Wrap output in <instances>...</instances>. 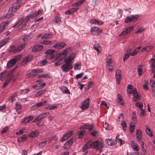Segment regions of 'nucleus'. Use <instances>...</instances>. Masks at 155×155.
Here are the masks:
<instances>
[{"mask_svg": "<svg viewBox=\"0 0 155 155\" xmlns=\"http://www.w3.org/2000/svg\"><path fill=\"white\" fill-rule=\"evenodd\" d=\"M38 15V14L37 13L36 11L34 12L31 13L28 15L24 19L23 18H22L19 19L17 23L13 25V27L15 28H17L23 25V26H25L26 24L30 18H34Z\"/></svg>", "mask_w": 155, "mask_h": 155, "instance_id": "f257e3e1", "label": "nucleus"}, {"mask_svg": "<svg viewBox=\"0 0 155 155\" xmlns=\"http://www.w3.org/2000/svg\"><path fill=\"white\" fill-rule=\"evenodd\" d=\"M93 148H96V150H99V152L101 153L104 147V142L102 140H99L93 143Z\"/></svg>", "mask_w": 155, "mask_h": 155, "instance_id": "f03ea898", "label": "nucleus"}, {"mask_svg": "<svg viewBox=\"0 0 155 155\" xmlns=\"http://www.w3.org/2000/svg\"><path fill=\"white\" fill-rule=\"evenodd\" d=\"M25 45L26 43H25L22 44L17 47L15 46H13L10 47L8 51L13 53H18L24 48L25 47Z\"/></svg>", "mask_w": 155, "mask_h": 155, "instance_id": "7ed1b4c3", "label": "nucleus"}, {"mask_svg": "<svg viewBox=\"0 0 155 155\" xmlns=\"http://www.w3.org/2000/svg\"><path fill=\"white\" fill-rule=\"evenodd\" d=\"M71 62L66 61L65 63L62 66H61V68L63 71L67 72L70 70L71 69L73 68V66L71 65Z\"/></svg>", "mask_w": 155, "mask_h": 155, "instance_id": "20e7f679", "label": "nucleus"}, {"mask_svg": "<svg viewBox=\"0 0 155 155\" xmlns=\"http://www.w3.org/2000/svg\"><path fill=\"white\" fill-rule=\"evenodd\" d=\"M139 17L138 15H131L130 16H127L125 19L124 22L128 23L131 21L134 22L137 20Z\"/></svg>", "mask_w": 155, "mask_h": 155, "instance_id": "39448f33", "label": "nucleus"}, {"mask_svg": "<svg viewBox=\"0 0 155 155\" xmlns=\"http://www.w3.org/2000/svg\"><path fill=\"white\" fill-rule=\"evenodd\" d=\"M90 100L87 99L82 103L81 106V108L82 110L87 109L88 108L90 104Z\"/></svg>", "mask_w": 155, "mask_h": 155, "instance_id": "423d86ee", "label": "nucleus"}, {"mask_svg": "<svg viewBox=\"0 0 155 155\" xmlns=\"http://www.w3.org/2000/svg\"><path fill=\"white\" fill-rule=\"evenodd\" d=\"M21 5V4L16 2L12 6V8L10 9L9 11L11 12L13 11V12H15L20 8Z\"/></svg>", "mask_w": 155, "mask_h": 155, "instance_id": "0eeeda50", "label": "nucleus"}, {"mask_svg": "<svg viewBox=\"0 0 155 155\" xmlns=\"http://www.w3.org/2000/svg\"><path fill=\"white\" fill-rule=\"evenodd\" d=\"M131 94H132L134 96L133 98V101H136L139 100L140 97L138 94L137 93L136 88H134V90L132 92Z\"/></svg>", "mask_w": 155, "mask_h": 155, "instance_id": "6e6552de", "label": "nucleus"}, {"mask_svg": "<svg viewBox=\"0 0 155 155\" xmlns=\"http://www.w3.org/2000/svg\"><path fill=\"white\" fill-rule=\"evenodd\" d=\"M91 147L93 148V143L89 141L87 142L86 144L83 146L82 149V151L83 152H85L86 150L90 148Z\"/></svg>", "mask_w": 155, "mask_h": 155, "instance_id": "1a4fd4ad", "label": "nucleus"}, {"mask_svg": "<svg viewBox=\"0 0 155 155\" xmlns=\"http://www.w3.org/2000/svg\"><path fill=\"white\" fill-rule=\"evenodd\" d=\"M33 58V56L32 55H29L25 57L23 60L21 62V64L23 65L27 62L31 61Z\"/></svg>", "mask_w": 155, "mask_h": 155, "instance_id": "9d476101", "label": "nucleus"}, {"mask_svg": "<svg viewBox=\"0 0 155 155\" xmlns=\"http://www.w3.org/2000/svg\"><path fill=\"white\" fill-rule=\"evenodd\" d=\"M73 140V138H71L70 140L66 142L63 146L64 148L65 149H67L69 148L71 146Z\"/></svg>", "mask_w": 155, "mask_h": 155, "instance_id": "9b49d317", "label": "nucleus"}, {"mask_svg": "<svg viewBox=\"0 0 155 155\" xmlns=\"http://www.w3.org/2000/svg\"><path fill=\"white\" fill-rule=\"evenodd\" d=\"M42 72L43 70L42 69H35L33 70L30 73V75L31 76H34L38 75L39 73Z\"/></svg>", "mask_w": 155, "mask_h": 155, "instance_id": "f8f14e48", "label": "nucleus"}, {"mask_svg": "<svg viewBox=\"0 0 155 155\" xmlns=\"http://www.w3.org/2000/svg\"><path fill=\"white\" fill-rule=\"evenodd\" d=\"M78 9V7L72 8L69 9L67 11H66L65 13L67 15H70L77 12Z\"/></svg>", "mask_w": 155, "mask_h": 155, "instance_id": "ddd939ff", "label": "nucleus"}, {"mask_svg": "<svg viewBox=\"0 0 155 155\" xmlns=\"http://www.w3.org/2000/svg\"><path fill=\"white\" fill-rule=\"evenodd\" d=\"M66 45L65 43L63 42H59L55 44L53 47L56 49H61Z\"/></svg>", "mask_w": 155, "mask_h": 155, "instance_id": "4468645a", "label": "nucleus"}, {"mask_svg": "<svg viewBox=\"0 0 155 155\" xmlns=\"http://www.w3.org/2000/svg\"><path fill=\"white\" fill-rule=\"evenodd\" d=\"M136 137L138 140V142H140L141 141L142 133L140 130H139L138 129L137 130Z\"/></svg>", "mask_w": 155, "mask_h": 155, "instance_id": "2eb2a0df", "label": "nucleus"}, {"mask_svg": "<svg viewBox=\"0 0 155 155\" xmlns=\"http://www.w3.org/2000/svg\"><path fill=\"white\" fill-rule=\"evenodd\" d=\"M39 135V133L38 131L35 130L31 132L29 135V136L30 137L32 138L36 137L38 136Z\"/></svg>", "mask_w": 155, "mask_h": 155, "instance_id": "dca6fc26", "label": "nucleus"}, {"mask_svg": "<svg viewBox=\"0 0 155 155\" xmlns=\"http://www.w3.org/2000/svg\"><path fill=\"white\" fill-rule=\"evenodd\" d=\"M94 126L91 124H85L82 126L83 128L89 130H91L93 128Z\"/></svg>", "mask_w": 155, "mask_h": 155, "instance_id": "f3484780", "label": "nucleus"}, {"mask_svg": "<svg viewBox=\"0 0 155 155\" xmlns=\"http://www.w3.org/2000/svg\"><path fill=\"white\" fill-rule=\"evenodd\" d=\"M34 116L32 115H31L27 117H25L23 118V123H26L31 120L33 118Z\"/></svg>", "mask_w": 155, "mask_h": 155, "instance_id": "a211bd4d", "label": "nucleus"}, {"mask_svg": "<svg viewBox=\"0 0 155 155\" xmlns=\"http://www.w3.org/2000/svg\"><path fill=\"white\" fill-rule=\"evenodd\" d=\"M90 23L91 24H97L98 25H101L103 24V22L101 21H99L95 19H92L90 21Z\"/></svg>", "mask_w": 155, "mask_h": 155, "instance_id": "6ab92c4d", "label": "nucleus"}, {"mask_svg": "<svg viewBox=\"0 0 155 155\" xmlns=\"http://www.w3.org/2000/svg\"><path fill=\"white\" fill-rule=\"evenodd\" d=\"M10 38L8 37L5 38L4 40L0 42V48L6 44L10 40Z\"/></svg>", "mask_w": 155, "mask_h": 155, "instance_id": "aec40b11", "label": "nucleus"}, {"mask_svg": "<svg viewBox=\"0 0 155 155\" xmlns=\"http://www.w3.org/2000/svg\"><path fill=\"white\" fill-rule=\"evenodd\" d=\"M153 48V47L150 45L146 47H145L141 49V51L143 52L147 51L149 52L151 51Z\"/></svg>", "mask_w": 155, "mask_h": 155, "instance_id": "412c9836", "label": "nucleus"}, {"mask_svg": "<svg viewBox=\"0 0 155 155\" xmlns=\"http://www.w3.org/2000/svg\"><path fill=\"white\" fill-rule=\"evenodd\" d=\"M15 63V61L12 59L7 62V67L8 68H10L13 66Z\"/></svg>", "mask_w": 155, "mask_h": 155, "instance_id": "4be33fe9", "label": "nucleus"}, {"mask_svg": "<svg viewBox=\"0 0 155 155\" xmlns=\"http://www.w3.org/2000/svg\"><path fill=\"white\" fill-rule=\"evenodd\" d=\"M45 89H43L38 91L35 94V96L38 97L43 95L46 92Z\"/></svg>", "mask_w": 155, "mask_h": 155, "instance_id": "5701e85b", "label": "nucleus"}, {"mask_svg": "<svg viewBox=\"0 0 155 155\" xmlns=\"http://www.w3.org/2000/svg\"><path fill=\"white\" fill-rule=\"evenodd\" d=\"M49 114L48 113H45L43 114H42L39 115H38L37 117V118L39 120L43 119L44 118H45L46 116L48 115Z\"/></svg>", "mask_w": 155, "mask_h": 155, "instance_id": "b1692460", "label": "nucleus"}, {"mask_svg": "<svg viewBox=\"0 0 155 155\" xmlns=\"http://www.w3.org/2000/svg\"><path fill=\"white\" fill-rule=\"evenodd\" d=\"M145 127L146 129V131L147 134L150 137L153 136V134L152 133V131L150 130V128H149V127L147 125H146Z\"/></svg>", "mask_w": 155, "mask_h": 155, "instance_id": "393cba45", "label": "nucleus"}, {"mask_svg": "<svg viewBox=\"0 0 155 155\" xmlns=\"http://www.w3.org/2000/svg\"><path fill=\"white\" fill-rule=\"evenodd\" d=\"M85 1V0H81L77 2L74 3L72 5V6L73 7H79L81 5L82 3Z\"/></svg>", "mask_w": 155, "mask_h": 155, "instance_id": "a878e982", "label": "nucleus"}, {"mask_svg": "<svg viewBox=\"0 0 155 155\" xmlns=\"http://www.w3.org/2000/svg\"><path fill=\"white\" fill-rule=\"evenodd\" d=\"M106 143L110 146H114L115 144V142L112 140L111 139H107L106 140Z\"/></svg>", "mask_w": 155, "mask_h": 155, "instance_id": "bb28decb", "label": "nucleus"}, {"mask_svg": "<svg viewBox=\"0 0 155 155\" xmlns=\"http://www.w3.org/2000/svg\"><path fill=\"white\" fill-rule=\"evenodd\" d=\"M141 48V46H139L136 48L131 54V55L134 56L138 52H139V51L140 49Z\"/></svg>", "mask_w": 155, "mask_h": 155, "instance_id": "cd10ccee", "label": "nucleus"}, {"mask_svg": "<svg viewBox=\"0 0 155 155\" xmlns=\"http://www.w3.org/2000/svg\"><path fill=\"white\" fill-rule=\"evenodd\" d=\"M131 50L130 49L128 50L127 51V53L125 54L124 57L123 58V61H124L126 59H127L129 57V55L131 54Z\"/></svg>", "mask_w": 155, "mask_h": 155, "instance_id": "c85d7f7f", "label": "nucleus"}, {"mask_svg": "<svg viewBox=\"0 0 155 155\" xmlns=\"http://www.w3.org/2000/svg\"><path fill=\"white\" fill-rule=\"evenodd\" d=\"M61 92L63 93H66L67 94H70V93L68 88L66 87H63L61 88Z\"/></svg>", "mask_w": 155, "mask_h": 155, "instance_id": "c756f323", "label": "nucleus"}, {"mask_svg": "<svg viewBox=\"0 0 155 155\" xmlns=\"http://www.w3.org/2000/svg\"><path fill=\"white\" fill-rule=\"evenodd\" d=\"M142 68V66L140 65H139L138 66L137 70L138 71V74L139 75H141L143 72Z\"/></svg>", "mask_w": 155, "mask_h": 155, "instance_id": "7c9ffc66", "label": "nucleus"}, {"mask_svg": "<svg viewBox=\"0 0 155 155\" xmlns=\"http://www.w3.org/2000/svg\"><path fill=\"white\" fill-rule=\"evenodd\" d=\"M75 54L74 53H72L68 57L66 61H70L72 60L75 57Z\"/></svg>", "mask_w": 155, "mask_h": 155, "instance_id": "2f4dec72", "label": "nucleus"}, {"mask_svg": "<svg viewBox=\"0 0 155 155\" xmlns=\"http://www.w3.org/2000/svg\"><path fill=\"white\" fill-rule=\"evenodd\" d=\"M127 87V92L128 93L131 94L132 92L134 90V88L133 89L132 86L130 84L128 85Z\"/></svg>", "mask_w": 155, "mask_h": 155, "instance_id": "473e14b6", "label": "nucleus"}, {"mask_svg": "<svg viewBox=\"0 0 155 155\" xmlns=\"http://www.w3.org/2000/svg\"><path fill=\"white\" fill-rule=\"evenodd\" d=\"M21 105L19 103H16L15 109L18 114L21 113L20 111H18V110L21 108Z\"/></svg>", "mask_w": 155, "mask_h": 155, "instance_id": "72a5a7b5", "label": "nucleus"}, {"mask_svg": "<svg viewBox=\"0 0 155 155\" xmlns=\"http://www.w3.org/2000/svg\"><path fill=\"white\" fill-rule=\"evenodd\" d=\"M47 63V61L46 59H44L42 60V61H39L38 63V65L39 66H42Z\"/></svg>", "mask_w": 155, "mask_h": 155, "instance_id": "f704fd0d", "label": "nucleus"}, {"mask_svg": "<svg viewBox=\"0 0 155 155\" xmlns=\"http://www.w3.org/2000/svg\"><path fill=\"white\" fill-rule=\"evenodd\" d=\"M135 128V125L134 123L131 122L130 124V131L131 133H132L134 131Z\"/></svg>", "mask_w": 155, "mask_h": 155, "instance_id": "c9c22d12", "label": "nucleus"}, {"mask_svg": "<svg viewBox=\"0 0 155 155\" xmlns=\"http://www.w3.org/2000/svg\"><path fill=\"white\" fill-rule=\"evenodd\" d=\"M118 98V102L121 105H124V103L123 102L122 97L121 96L118 95L117 96Z\"/></svg>", "mask_w": 155, "mask_h": 155, "instance_id": "e433bc0d", "label": "nucleus"}, {"mask_svg": "<svg viewBox=\"0 0 155 155\" xmlns=\"http://www.w3.org/2000/svg\"><path fill=\"white\" fill-rule=\"evenodd\" d=\"M81 63L80 62H77L74 65V69L75 70H78L81 68Z\"/></svg>", "mask_w": 155, "mask_h": 155, "instance_id": "4c0bfd02", "label": "nucleus"}, {"mask_svg": "<svg viewBox=\"0 0 155 155\" xmlns=\"http://www.w3.org/2000/svg\"><path fill=\"white\" fill-rule=\"evenodd\" d=\"M46 102H47L46 101H41V102H40L39 103H38L36 104H35L36 106V107L37 108L38 107H40L41 106H42Z\"/></svg>", "mask_w": 155, "mask_h": 155, "instance_id": "58836bf2", "label": "nucleus"}, {"mask_svg": "<svg viewBox=\"0 0 155 155\" xmlns=\"http://www.w3.org/2000/svg\"><path fill=\"white\" fill-rule=\"evenodd\" d=\"M17 96L16 94L12 95L8 98L9 101H10L11 102H12L15 100V97Z\"/></svg>", "mask_w": 155, "mask_h": 155, "instance_id": "ea45409f", "label": "nucleus"}, {"mask_svg": "<svg viewBox=\"0 0 155 155\" xmlns=\"http://www.w3.org/2000/svg\"><path fill=\"white\" fill-rule=\"evenodd\" d=\"M139 143H140L141 145V147L142 150V153L145 154L146 152V151L145 150V148L144 147V143L143 141H141Z\"/></svg>", "mask_w": 155, "mask_h": 155, "instance_id": "a19ab883", "label": "nucleus"}, {"mask_svg": "<svg viewBox=\"0 0 155 155\" xmlns=\"http://www.w3.org/2000/svg\"><path fill=\"white\" fill-rule=\"evenodd\" d=\"M148 82L147 81H145L143 85V89L146 90H147L149 89V87L148 86Z\"/></svg>", "mask_w": 155, "mask_h": 155, "instance_id": "79ce46f5", "label": "nucleus"}, {"mask_svg": "<svg viewBox=\"0 0 155 155\" xmlns=\"http://www.w3.org/2000/svg\"><path fill=\"white\" fill-rule=\"evenodd\" d=\"M11 79V78H10L8 79H7L4 82L2 88H4L10 82Z\"/></svg>", "mask_w": 155, "mask_h": 155, "instance_id": "37998d69", "label": "nucleus"}, {"mask_svg": "<svg viewBox=\"0 0 155 155\" xmlns=\"http://www.w3.org/2000/svg\"><path fill=\"white\" fill-rule=\"evenodd\" d=\"M67 50L68 49H65L61 54H60L61 56V57L63 55V58H65L66 56V55L68 53Z\"/></svg>", "mask_w": 155, "mask_h": 155, "instance_id": "c03bdc74", "label": "nucleus"}, {"mask_svg": "<svg viewBox=\"0 0 155 155\" xmlns=\"http://www.w3.org/2000/svg\"><path fill=\"white\" fill-rule=\"evenodd\" d=\"M54 51L55 50H48L46 51L45 52V53L46 54H51V57L52 58V57L53 56H52V55L51 54L54 53Z\"/></svg>", "mask_w": 155, "mask_h": 155, "instance_id": "a18cd8bd", "label": "nucleus"}, {"mask_svg": "<svg viewBox=\"0 0 155 155\" xmlns=\"http://www.w3.org/2000/svg\"><path fill=\"white\" fill-rule=\"evenodd\" d=\"M21 54H19L17 56H15L12 59L14 61H15V63L16 62L19 60L21 57Z\"/></svg>", "mask_w": 155, "mask_h": 155, "instance_id": "49530a36", "label": "nucleus"}, {"mask_svg": "<svg viewBox=\"0 0 155 155\" xmlns=\"http://www.w3.org/2000/svg\"><path fill=\"white\" fill-rule=\"evenodd\" d=\"M45 83L38 84V90L43 88L45 86Z\"/></svg>", "mask_w": 155, "mask_h": 155, "instance_id": "de8ad7c7", "label": "nucleus"}, {"mask_svg": "<svg viewBox=\"0 0 155 155\" xmlns=\"http://www.w3.org/2000/svg\"><path fill=\"white\" fill-rule=\"evenodd\" d=\"M150 85L151 87L155 88V81L151 79L150 81Z\"/></svg>", "mask_w": 155, "mask_h": 155, "instance_id": "09e8293b", "label": "nucleus"}, {"mask_svg": "<svg viewBox=\"0 0 155 155\" xmlns=\"http://www.w3.org/2000/svg\"><path fill=\"white\" fill-rule=\"evenodd\" d=\"M51 37V35L49 34H47L44 35L43 36L41 37L42 39H48Z\"/></svg>", "mask_w": 155, "mask_h": 155, "instance_id": "8fccbe9b", "label": "nucleus"}, {"mask_svg": "<svg viewBox=\"0 0 155 155\" xmlns=\"http://www.w3.org/2000/svg\"><path fill=\"white\" fill-rule=\"evenodd\" d=\"M97 28L96 27H92L91 28V31L94 35H96Z\"/></svg>", "mask_w": 155, "mask_h": 155, "instance_id": "3c124183", "label": "nucleus"}, {"mask_svg": "<svg viewBox=\"0 0 155 155\" xmlns=\"http://www.w3.org/2000/svg\"><path fill=\"white\" fill-rule=\"evenodd\" d=\"M61 19V18L60 17L56 16L55 17V21L57 23L59 24L60 23Z\"/></svg>", "mask_w": 155, "mask_h": 155, "instance_id": "603ef678", "label": "nucleus"}, {"mask_svg": "<svg viewBox=\"0 0 155 155\" xmlns=\"http://www.w3.org/2000/svg\"><path fill=\"white\" fill-rule=\"evenodd\" d=\"M155 63H152V64L150 65V68L151 69L152 72H155Z\"/></svg>", "mask_w": 155, "mask_h": 155, "instance_id": "864d4df0", "label": "nucleus"}, {"mask_svg": "<svg viewBox=\"0 0 155 155\" xmlns=\"http://www.w3.org/2000/svg\"><path fill=\"white\" fill-rule=\"evenodd\" d=\"M94 49L97 51L99 52V48L100 47V45L98 44H95L93 45Z\"/></svg>", "mask_w": 155, "mask_h": 155, "instance_id": "5fc2aeb1", "label": "nucleus"}, {"mask_svg": "<svg viewBox=\"0 0 155 155\" xmlns=\"http://www.w3.org/2000/svg\"><path fill=\"white\" fill-rule=\"evenodd\" d=\"M5 27L4 24H1L0 25V33L2 32Z\"/></svg>", "mask_w": 155, "mask_h": 155, "instance_id": "6e6d98bb", "label": "nucleus"}, {"mask_svg": "<svg viewBox=\"0 0 155 155\" xmlns=\"http://www.w3.org/2000/svg\"><path fill=\"white\" fill-rule=\"evenodd\" d=\"M118 12L117 13V15H118V17L119 18H121L122 17V9H117Z\"/></svg>", "mask_w": 155, "mask_h": 155, "instance_id": "4d7b16f0", "label": "nucleus"}, {"mask_svg": "<svg viewBox=\"0 0 155 155\" xmlns=\"http://www.w3.org/2000/svg\"><path fill=\"white\" fill-rule=\"evenodd\" d=\"M115 78H116V80L117 82V83H119L121 79V76L120 75H115Z\"/></svg>", "mask_w": 155, "mask_h": 155, "instance_id": "13d9d810", "label": "nucleus"}, {"mask_svg": "<svg viewBox=\"0 0 155 155\" xmlns=\"http://www.w3.org/2000/svg\"><path fill=\"white\" fill-rule=\"evenodd\" d=\"M84 73L82 72L79 74H77L75 78V79H78V78H81L84 75Z\"/></svg>", "mask_w": 155, "mask_h": 155, "instance_id": "bf43d9fd", "label": "nucleus"}, {"mask_svg": "<svg viewBox=\"0 0 155 155\" xmlns=\"http://www.w3.org/2000/svg\"><path fill=\"white\" fill-rule=\"evenodd\" d=\"M98 131L97 130H94L91 133V134L92 136H95L98 133Z\"/></svg>", "mask_w": 155, "mask_h": 155, "instance_id": "052dcab7", "label": "nucleus"}, {"mask_svg": "<svg viewBox=\"0 0 155 155\" xmlns=\"http://www.w3.org/2000/svg\"><path fill=\"white\" fill-rule=\"evenodd\" d=\"M65 58H62L60 59L58 61L59 64H62L63 62H64L65 61Z\"/></svg>", "mask_w": 155, "mask_h": 155, "instance_id": "680f3d73", "label": "nucleus"}, {"mask_svg": "<svg viewBox=\"0 0 155 155\" xmlns=\"http://www.w3.org/2000/svg\"><path fill=\"white\" fill-rule=\"evenodd\" d=\"M65 58H62L60 59L58 61L59 64H62L63 62H64L65 61Z\"/></svg>", "mask_w": 155, "mask_h": 155, "instance_id": "e2e57ef3", "label": "nucleus"}, {"mask_svg": "<svg viewBox=\"0 0 155 155\" xmlns=\"http://www.w3.org/2000/svg\"><path fill=\"white\" fill-rule=\"evenodd\" d=\"M132 148L134 150L137 151L139 149V147L138 146H137V144L135 145H133L132 146Z\"/></svg>", "mask_w": 155, "mask_h": 155, "instance_id": "0e129e2a", "label": "nucleus"}, {"mask_svg": "<svg viewBox=\"0 0 155 155\" xmlns=\"http://www.w3.org/2000/svg\"><path fill=\"white\" fill-rule=\"evenodd\" d=\"M107 67L110 71H112L113 70V67L112 65L109 64H106Z\"/></svg>", "mask_w": 155, "mask_h": 155, "instance_id": "69168bd1", "label": "nucleus"}, {"mask_svg": "<svg viewBox=\"0 0 155 155\" xmlns=\"http://www.w3.org/2000/svg\"><path fill=\"white\" fill-rule=\"evenodd\" d=\"M145 28H144L142 27L141 28H140L138 29L137 31H136L135 33L137 34L142 32L144 31Z\"/></svg>", "mask_w": 155, "mask_h": 155, "instance_id": "338daca9", "label": "nucleus"}, {"mask_svg": "<svg viewBox=\"0 0 155 155\" xmlns=\"http://www.w3.org/2000/svg\"><path fill=\"white\" fill-rule=\"evenodd\" d=\"M134 28V27L133 26H130L128 27L125 29L127 31V32L128 33H130Z\"/></svg>", "mask_w": 155, "mask_h": 155, "instance_id": "774afa93", "label": "nucleus"}]
</instances>
